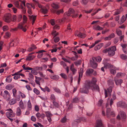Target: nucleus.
I'll return each mask as SVG.
<instances>
[{"mask_svg": "<svg viewBox=\"0 0 127 127\" xmlns=\"http://www.w3.org/2000/svg\"><path fill=\"white\" fill-rule=\"evenodd\" d=\"M75 11L72 8H70L67 13H66V14L68 16H70L71 15H73L75 13Z\"/></svg>", "mask_w": 127, "mask_h": 127, "instance_id": "12", "label": "nucleus"}, {"mask_svg": "<svg viewBox=\"0 0 127 127\" xmlns=\"http://www.w3.org/2000/svg\"><path fill=\"white\" fill-rule=\"evenodd\" d=\"M51 6L53 8L55 9V10L58 9L60 8V6L58 5L54 2L51 4Z\"/></svg>", "mask_w": 127, "mask_h": 127, "instance_id": "21", "label": "nucleus"}, {"mask_svg": "<svg viewBox=\"0 0 127 127\" xmlns=\"http://www.w3.org/2000/svg\"><path fill=\"white\" fill-rule=\"evenodd\" d=\"M53 104L54 106L55 107L57 108L59 107V105L58 104L57 102L55 101H53Z\"/></svg>", "mask_w": 127, "mask_h": 127, "instance_id": "52", "label": "nucleus"}, {"mask_svg": "<svg viewBox=\"0 0 127 127\" xmlns=\"http://www.w3.org/2000/svg\"><path fill=\"white\" fill-rule=\"evenodd\" d=\"M54 90L56 92L60 93H61V91L60 90L57 88L54 87L53 88Z\"/></svg>", "mask_w": 127, "mask_h": 127, "instance_id": "55", "label": "nucleus"}, {"mask_svg": "<svg viewBox=\"0 0 127 127\" xmlns=\"http://www.w3.org/2000/svg\"><path fill=\"white\" fill-rule=\"evenodd\" d=\"M4 92L5 94V95L3 96L4 97L6 98V96H10V94L7 91L5 90L4 91Z\"/></svg>", "mask_w": 127, "mask_h": 127, "instance_id": "39", "label": "nucleus"}, {"mask_svg": "<svg viewBox=\"0 0 127 127\" xmlns=\"http://www.w3.org/2000/svg\"><path fill=\"white\" fill-rule=\"evenodd\" d=\"M36 47L34 45H32L31 47L29 48L27 50V51L29 52L32 51L34 49H36Z\"/></svg>", "mask_w": 127, "mask_h": 127, "instance_id": "28", "label": "nucleus"}, {"mask_svg": "<svg viewBox=\"0 0 127 127\" xmlns=\"http://www.w3.org/2000/svg\"><path fill=\"white\" fill-rule=\"evenodd\" d=\"M125 74L121 73H117L116 76L117 77H119L120 76H123Z\"/></svg>", "mask_w": 127, "mask_h": 127, "instance_id": "62", "label": "nucleus"}, {"mask_svg": "<svg viewBox=\"0 0 127 127\" xmlns=\"http://www.w3.org/2000/svg\"><path fill=\"white\" fill-rule=\"evenodd\" d=\"M12 91L14 96L16 97L17 92L16 90L15 89H14L12 90Z\"/></svg>", "mask_w": 127, "mask_h": 127, "instance_id": "56", "label": "nucleus"}, {"mask_svg": "<svg viewBox=\"0 0 127 127\" xmlns=\"http://www.w3.org/2000/svg\"><path fill=\"white\" fill-rule=\"evenodd\" d=\"M23 23H19L18 24V28L19 29H23Z\"/></svg>", "mask_w": 127, "mask_h": 127, "instance_id": "45", "label": "nucleus"}, {"mask_svg": "<svg viewBox=\"0 0 127 127\" xmlns=\"http://www.w3.org/2000/svg\"><path fill=\"white\" fill-rule=\"evenodd\" d=\"M126 20V17L124 15H123L122 17L121 20V22H118V23L120 24H121L124 22Z\"/></svg>", "mask_w": 127, "mask_h": 127, "instance_id": "29", "label": "nucleus"}, {"mask_svg": "<svg viewBox=\"0 0 127 127\" xmlns=\"http://www.w3.org/2000/svg\"><path fill=\"white\" fill-rule=\"evenodd\" d=\"M19 94L22 98H24L26 97L25 95L20 92H19Z\"/></svg>", "mask_w": 127, "mask_h": 127, "instance_id": "60", "label": "nucleus"}, {"mask_svg": "<svg viewBox=\"0 0 127 127\" xmlns=\"http://www.w3.org/2000/svg\"><path fill=\"white\" fill-rule=\"evenodd\" d=\"M50 98L53 101H55L56 100V98L54 94L51 95L50 96Z\"/></svg>", "mask_w": 127, "mask_h": 127, "instance_id": "58", "label": "nucleus"}, {"mask_svg": "<svg viewBox=\"0 0 127 127\" xmlns=\"http://www.w3.org/2000/svg\"><path fill=\"white\" fill-rule=\"evenodd\" d=\"M103 45V44L102 43H100L98 45L95 46L94 48V49L96 51L100 49Z\"/></svg>", "mask_w": 127, "mask_h": 127, "instance_id": "27", "label": "nucleus"}, {"mask_svg": "<svg viewBox=\"0 0 127 127\" xmlns=\"http://www.w3.org/2000/svg\"><path fill=\"white\" fill-rule=\"evenodd\" d=\"M93 29L96 30H101L103 29V28L100 27L99 26H97L96 27L94 26Z\"/></svg>", "mask_w": 127, "mask_h": 127, "instance_id": "33", "label": "nucleus"}, {"mask_svg": "<svg viewBox=\"0 0 127 127\" xmlns=\"http://www.w3.org/2000/svg\"><path fill=\"white\" fill-rule=\"evenodd\" d=\"M97 82V80L95 78L93 77L92 78L91 81H86V82H90V85H91V87H92L93 85H96V83Z\"/></svg>", "mask_w": 127, "mask_h": 127, "instance_id": "14", "label": "nucleus"}, {"mask_svg": "<svg viewBox=\"0 0 127 127\" xmlns=\"http://www.w3.org/2000/svg\"><path fill=\"white\" fill-rule=\"evenodd\" d=\"M52 12L53 13H56L57 15H59L60 13H63V9L58 10L53 9L52 11Z\"/></svg>", "mask_w": 127, "mask_h": 127, "instance_id": "13", "label": "nucleus"}, {"mask_svg": "<svg viewBox=\"0 0 127 127\" xmlns=\"http://www.w3.org/2000/svg\"><path fill=\"white\" fill-rule=\"evenodd\" d=\"M16 100L14 99H12L10 100L9 102V103L11 105H13L15 103Z\"/></svg>", "mask_w": 127, "mask_h": 127, "instance_id": "36", "label": "nucleus"}, {"mask_svg": "<svg viewBox=\"0 0 127 127\" xmlns=\"http://www.w3.org/2000/svg\"><path fill=\"white\" fill-rule=\"evenodd\" d=\"M29 17L30 20L32 22V25H33L35 20L36 16H33V15H32L31 16H29Z\"/></svg>", "mask_w": 127, "mask_h": 127, "instance_id": "20", "label": "nucleus"}, {"mask_svg": "<svg viewBox=\"0 0 127 127\" xmlns=\"http://www.w3.org/2000/svg\"><path fill=\"white\" fill-rule=\"evenodd\" d=\"M81 60H79L77 61L74 62V63L77 66L78 65H80L81 64Z\"/></svg>", "mask_w": 127, "mask_h": 127, "instance_id": "49", "label": "nucleus"}, {"mask_svg": "<svg viewBox=\"0 0 127 127\" xmlns=\"http://www.w3.org/2000/svg\"><path fill=\"white\" fill-rule=\"evenodd\" d=\"M14 4L16 7L19 8H20L19 3L18 1H15L14 3Z\"/></svg>", "mask_w": 127, "mask_h": 127, "instance_id": "47", "label": "nucleus"}, {"mask_svg": "<svg viewBox=\"0 0 127 127\" xmlns=\"http://www.w3.org/2000/svg\"><path fill=\"white\" fill-rule=\"evenodd\" d=\"M50 78L52 79L55 80H58L59 79V77L55 75L51 76Z\"/></svg>", "mask_w": 127, "mask_h": 127, "instance_id": "35", "label": "nucleus"}, {"mask_svg": "<svg viewBox=\"0 0 127 127\" xmlns=\"http://www.w3.org/2000/svg\"><path fill=\"white\" fill-rule=\"evenodd\" d=\"M108 55L109 56H113L115 53V51L116 50V47L115 46H113L109 48Z\"/></svg>", "mask_w": 127, "mask_h": 127, "instance_id": "5", "label": "nucleus"}, {"mask_svg": "<svg viewBox=\"0 0 127 127\" xmlns=\"http://www.w3.org/2000/svg\"><path fill=\"white\" fill-rule=\"evenodd\" d=\"M28 107L29 110H31L32 107V105L30 100H29L27 103Z\"/></svg>", "mask_w": 127, "mask_h": 127, "instance_id": "48", "label": "nucleus"}, {"mask_svg": "<svg viewBox=\"0 0 127 127\" xmlns=\"http://www.w3.org/2000/svg\"><path fill=\"white\" fill-rule=\"evenodd\" d=\"M23 23L24 24L26 22L27 20V17L24 15H23Z\"/></svg>", "mask_w": 127, "mask_h": 127, "instance_id": "54", "label": "nucleus"}, {"mask_svg": "<svg viewBox=\"0 0 127 127\" xmlns=\"http://www.w3.org/2000/svg\"><path fill=\"white\" fill-rule=\"evenodd\" d=\"M35 81L36 83L40 86V82L39 81H40L41 79V78L40 77H37L36 76H35Z\"/></svg>", "mask_w": 127, "mask_h": 127, "instance_id": "23", "label": "nucleus"}, {"mask_svg": "<svg viewBox=\"0 0 127 127\" xmlns=\"http://www.w3.org/2000/svg\"><path fill=\"white\" fill-rule=\"evenodd\" d=\"M45 113L48 121L50 123L52 121L51 117L53 115L49 111L45 112Z\"/></svg>", "mask_w": 127, "mask_h": 127, "instance_id": "9", "label": "nucleus"}, {"mask_svg": "<svg viewBox=\"0 0 127 127\" xmlns=\"http://www.w3.org/2000/svg\"><path fill=\"white\" fill-rule=\"evenodd\" d=\"M61 65H63L64 66V68H66V67H67L66 66V64L63 61H62L61 62Z\"/></svg>", "mask_w": 127, "mask_h": 127, "instance_id": "61", "label": "nucleus"}, {"mask_svg": "<svg viewBox=\"0 0 127 127\" xmlns=\"http://www.w3.org/2000/svg\"><path fill=\"white\" fill-rule=\"evenodd\" d=\"M11 15L10 14L8 13L4 15V17L3 20L5 22L9 23L11 21Z\"/></svg>", "mask_w": 127, "mask_h": 127, "instance_id": "7", "label": "nucleus"}, {"mask_svg": "<svg viewBox=\"0 0 127 127\" xmlns=\"http://www.w3.org/2000/svg\"><path fill=\"white\" fill-rule=\"evenodd\" d=\"M116 32L117 34L119 36H120L122 34V31L120 30H119L117 29L116 30Z\"/></svg>", "mask_w": 127, "mask_h": 127, "instance_id": "51", "label": "nucleus"}, {"mask_svg": "<svg viewBox=\"0 0 127 127\" xmlns=\"http://www.w3.org/2000/svg\"><path fill=\"white\" fill-rule=\"evenodd\" d=\"M59 33L58 32H56V31H54L52 32V34L53 35V37H56V36L58 35Z\"/></svg>", "mask_w": 127, "mask_h": 127, "instance_id": "43", "label": "nucleus"}, {"mask_svg": "<svg viewBox=\"0 0 127 127\" xmlns=\"http://www.w3.org/2000/svg\"><path fill=\"white\" fill-rule=\"evenodd\" d=\"M60 75L64 79H66L67 78L66 75L64 73H61L60 74Z\"/></svg>", "mask_w": 127, "mask_h": 127, "instance_id": "50", "label": "nucleus"}, {"mask_svg": "<svg viewBox=\"0 0 127 127\" xmlns=\"http://www.w3.org/2000/svg\"><path fill=\"white\" fill-rule=\"evenodd\" d=\"M53 39H54V41L55 43L58 42L60 40V38L58 37H53Z\"/></svg>", "mask_w": 127, "mask_h": 127, "instance_id": "38", "label": "nucleus"}, {"mask_svg": "<svg viewBox=\"0 0 127 127\" xmlns=\"http://www.w3.org/2000/svg\"><path fill=\"white\" fill-rule=\"evenodd\" d=\"M36 115L37 119H39L40 118L44 119L45 116V115L44 114L42 113L41 114L39 112H38Z\"/></svg>", "mask_w": 127, "mask_h": 127, "instance_id": "18", "label": "nucleus"}, {"mask_svg": "<svg viewBox=\"0 0 127 127\" xmlns=\"http://www.w3.org/2000/svg\"><path fill=\"white\" fill-rule=\"evenodd\" d=\"M102 124L101 120H97L96 122L95 127H102Z\"/></svg>", "mask_w": 127, "mask_h": 127, "instance_id": "16", "label": "nucleus"}, {"mask_svg": "<svg viewBox=\"0 0 127 127\" xmlns=\"http://www.w3.org/2000/svg\"><path fill=\"white\" fill-rule=\"evenodd\" d=\"M21 114V110L20 108L18 107L16 111V115L18 116H20Z\"/></svg>", "mask_w": 127, "mask_h": 127, "instance_id": "30", "label": "nucleus"}, {"mask_svg": "<svg viewBox=\"0 0 127 127\" xmlns=\"http://www.w3.org/2000/svg\"><path fill=\"white\" fill-rule=\"evenodd\" d=\"M95 61H96L97 62H100L101 60V58L99 56H98L96 57H95Z\"/></svg>", "mask_w": 127, "mask_h": 127, "instance_id": "46", "label": "nucleus"}, {"mask_svg": "<svg viewBox=\"0 0 127 127\" xmlns=\"http://www.w3.org/2000/svg\"><path fill=\"white\" fill-rule=\"evenodd\" d=\"M80 119H78L76 120V121H74L72 123V125L73 126H74L75 125L77 124V123L80 122Z\"/></svg>", "mask_w": 127, "mask_h": 127, "instance_id": "37", "label": "nucleus"}, {"mask_svg": "<svg viewBox=\"0 0 127 127\" xmlns=\"http://www.w3.org/2000/svg\"><path fill=\"white\" fill-rule=\"evenodd\" d=\"M75 35L81 38H84L86 36V35L84 33H82L80 32H79L78 31H75Z\"/></svg>", "mask_w": 127, "mask_h": 127, "instance_id": "11", "label": "nucleus"}, {"mask_svg": "<svg viewBox=\"0 0 127 127\" xmlns=\"http://www.w3.org/2000/svg\"><path fill=\"white\" fill-rule=\"evenodd\" d=\"M73 67L74 65L73 64H72L71 65L70 68V70L73 72V74H74V72L76 71V70L73 68Z\"/></svg>", "mask_w": 127, "mask_h": 127, "instance_id": "40", "label": "nucleus"}, {"mask_svg": "<svg viewBox=\"0 0 127 127\" xmlns=\"http://www.w3.org/2000/svg\"><path fill=\"white\" fill-rule=\"evenodd\" d=\"M92 90L93 91H99V88L98 86L97 85H93V86L92 87Z\"/></svg>", "mask_w": 127, "mask_h": 127, "instance_id": "24", "label": "nucleus"}, {"mask_svg": "<svg viewBox=\"0 0 127 127\" xmlns=\"http://www.w3.org/2000/svg\"><path fill=\"white\" fill-rule=\"evenodd\" d=\"M13 87L11 85H9L6 86L5 87V89L8 90H10L12 89V88H13Z\"/></svg>", "mask_w": 127, "mask_h": 127, "instance_id": "44", "label": "nucleus"}, {"mask_svg": "<svg viewBox=\"0 0 127 127\" xmlns=\"http://www.w3.org/2000/svg\"><path fill=\"white\" fill-rule=\"evenodd\" d=\"M91 67L93 68H96L97 66V64L95 62V57H93L90 61Z\"/></svg>", "mask_w": 127, "mask_h": 127, "instance_id": "4", "label": "nucleus"}, {"mask_svg": "<svg viewBox=\"0 0 127 127\" xmlns=\"http://www.w3.org/2000/svg\"><path fill=\"white\" fill-rule=\"evenodd\" d=\"M83 72V69L82 68H81L80 69V71L79 72V76H81L82 77V76Z\"/></svg>", "mask_w": 127, "mask_h": 127, "instance_id": "53", "label": "nucleus"}, {"mask_svg": "<svg viewBox=\"0 0 127 127\" xmlns=\"http://www.w3.org/2000/svg\"><path fill=\"white\" fill-rule=\"evenodd\" d=\"M109 82L111 85H112V86L108 88L107 89V90H106L105 89H104L105 97V98L107 96V93L108 94L109 96H111V93L112 91V89L114 84L113 80L110 81Z\"/></svg>", "mask_w": 127, "mask_h": 127, "instance_id": "2", "label": "nucleus"}, {"mask_svg": "<svg viewBox=\"0 0 127 127\" xmlns=\"http://www.w3.org/2000/svg\"><path fill=\"white\" fill-rule=\"evenodd\" d=\"M106 115L108 118H109L110 116L114 117L115 116L114 112L111 111V109L110 108H107Z\"/></svg>", "mask_w": 127, "mask_h": 127, "instance_id": "3", "label": "nucleus"}, {"mask_svg": "<svg viewBox=\"0 0 127 127\" xmlns=\"http://www.w3.org/2000/svg\"><path fill=\"white\" fill-rule=\"evenodd\" d=\"M114 80L115 83L117 85H121L122 83L123 82L122 80L121 79H118L116 77L114 78Z\"/></svg>", "mask_w": 127, "mask_h": 127, "instance_id": "15", "label": "nucleus"}, {"mask_svg": "<svg viewBox=\"0 0 127 127\" xmlns=\"http://www.w3.org/2000/svg\"><path fill=\"white\" fill-rule=\"evenodd\" d=\"M79 99L77 97H75L72 99L71 102L72 103H76L79 102Z\"/></svg>", "mask_w": 127, "mask_h": 127, "instance_id": "26", "label": "nucleus"}, {"mask_svg": "<svg viewBox=\"0 0 127 127\" xmlns=\"http://www.w3.org/2000/svg\"><path fill=\"white\" fill-rule=\"evenodd\" d=\"M8 112L6 113V115L8 118L9 117H13L15 116V114L13 112L12 110L11 109H9L7 110Z\"/></svg>", "mask_w": 127, "mask_h": 127, "instance_id": "6", "label": "nucleus"}, {"mask_svg": "<svg viewBox=\"0 0 127 127\" xmlns=\"http://www.w3.org/2000/svg\"><path fill=\"white\" fill-rule=\"evenodd\" d=\"M33 91L37 95H38L39 94V91L36 88L34 89Z\"/></svg>", "mask_w": 127, "mask_h": 127, "instance_id": "59", "label": "nucleus"}, {"mask_svg": "<svg viewBox=\"0 0 127 127\" xmlns=\"http://www.w3.org/2000/svg\"><path fill=\"white\" fill-rule=\"evenodd\" d=\"M121 46L123 48V50L124 53L125 54H127V50H125V49L126 48L127 45L125 44H121Z\"/></svg>", "mask_w": 127, "mask_h": 127, "instance_id": "25", "label": "nucleus"}, {"mask_svg": "<svg viewBox=\"0 0 127 127\" xmlns=\"http://www.w3.org/2000/svg\"><path fill=\"white\" fill-rule=\"evenodd\" d=\"M94 70L91 68H89L88 69L86 72V74L87 76H89L93 72Z\"/></svg>", "mask_w": 127, "mask_h": 127, "instance_id": "17", "label": "nucleus"}, {"mask_svg": "<svg viewBox=\"0 0 127 127\" xmlns=\"http://www.w3.org/2000/svg\"><path fill=\"white\" fill-rule=\"evenodd\" d=\"M40 87L41 90L44 92H45L46 91L48 92H49L50 91V89L49 88L47 87H46L44 89H43L41 87Z\"/></svg>", "mask_w": 127, "mask_h": 127, "instance_id": "34", "label": "nucleus"}, {"mask_svg": "<svg viewBox=\"0 0 127 127\" xmlns=\"http://www.w3.org/2000/svg\"><path fill=\"white\" fill-rule=\"evenodd\" d=\"M108 61V59L105 60H104L103 64L104 65V68H113V66L111 64L106 62Z\"/></svg>", "mask_w": 127, "mask_h": 127, "instance_id": "10", "label": "nucleus"}, {"mask_svg": "<svg viewBox=\"0 0 127 127\" xmlns=\"http://www.w3.org/2000/svg\"><path fill=\"white\" fill-rule=\"evenodd\" d=\"M34 57L35 56L33 55H29L26 58V60L27 61H30L31 60H32Z\"/></svg>", "mask_w": 127, "mask_h": 127, "instance_id": "31", "label": "nucleus"}, {"mask_svg": "<svg viewBox=\"0 0 127 127\" xmlns=\"http://www.w3.org/2000/svg\"><path fill=\"white\" fill-rule=\"evenodd\" d=\"M109 36L111 40L112 38H113L115 37V35L114 33H112L109 35Z\"/></svg>", "mask_w": 127, "mask_h": 127, "instance_id": "64", "label": "nucleus"}, {"mask_svg": "<svg viewBox=\"0 0 127 127\" xmlns=\"http://www.w3.org/2000/svg\"><path fill=\"white\" fill-rule=\"evenodd\" d=\"M40 11L42 13L46 14L48 11V10L46 7L43 6L42 8L41 9Z\"/></svg>", "mask_w": 127, "mask_h": 127, "instance_id": "22", "label": "nucleus"}, {"mask_svg": "<svg viewBox=\"0 0 127 127\" xmlns=\"http://www.w3.org/2000/svg\"><path fill=\"white\" fill-rule=\"evenodd\" d=\"M121 58L122 59L125 60L127 59V56L125 54H122L120 55Z\"/></svg>", "mask_w": 127, "mask_h": 127, "instance_id": "41", "label": "nucleus"}, {"mask_svg": "<svg viewBox=\"0 0 127 127\" xmlns=\"http://www.w3.org/2000/svg\"><path fill=\"white\" fill-rule=\"evenodd\" d=\"M33 69H34L36 71L42 70L43 69V67H36L34 68Z\"/></svg>", "mask_w": 127, "mask_h": 127, "instance_id": "42", "label": "nucleus"}, {"mask_svg": "<svg viewBox=\"0 0 127 127\" xmlns=\"http://www.w3.org/2000/svg\"><path fill=\"white\" fill-rule=\"evenodd\" d=\"M90 82H86L84 87L80 89L79 92L81 93H88V90L90 89L91 85H90Z\"/></svg>", "mask_w": 127, "mask_h": 127, "instance_id": "1", "label": "nucleus"}, {"mask_svg": "<svg viewBox=\"0 0 127 127\" xmlns=\"http://www.w3.org/2000/svg\"><path fill=\"white\" fill-rule=\"evenodd\" d=\"M19 107L21 109H24L25 108L23 102L22 100H20L19 102Z\"/></svg>", "mask_w": 127, "mask_h": 127, "instance_id": "32", "label": "nucleus"}, {"mask_svg": "<svg viewBox=\"0 0 127 127\" xmlns=\"http://www.w3.org/2000/svg\"><path fill=\"white\" fill-rule=\"evenodd\" d=\"M118 107H120L124 108H127V104L123 101H120L118 102L117 104Z\"/></svg>", "mask_w": 127, "mask_h": 127, "instance_id": "8", "label": "nucleus"}, {"mask_svg": "<svg viewBox=\"0 0 127 127\" xmlns=\"http://www.w3.org/2000/svg\"><path fill=\"white\" fill-rule=\"evenodd\" d=\"M22 18V16L21 15H19L17 16V20L18 22L20 21Z\"/></svg>", "mask_w": 127, "mask_h": 127, "instance_id": "57", "label": "nucleus"}, {"mask_svg": "<svg viewBox=\"0 0 127 127\" xmlns=\"http://www.w3.org/2000/svg\"><path fill=\"white\" fill-rule=\"evenodd\" d=\"M36 70L34 69L33 70L31 71V72L34 75H36L37 74V73L36 72Z\"/></svg>", "mask_w": 127, "mask_h": 127, "instance_id": "63", "label": "nucleus"}, {"mask_svg": "<svg viewBox=\"0 0 127 127\" xmlns=\"http://www.w3.org/2000/svg\"><path fill=\"white\" fill-rule=\"evenodd\" d=\"M119 113L122 119H125L126 118V114L124 111H120Z\"/></svg>", "mask_w": 127, "mask_h": 127, "instance_id": "19", "label": "nucleus"}]
</instances>
